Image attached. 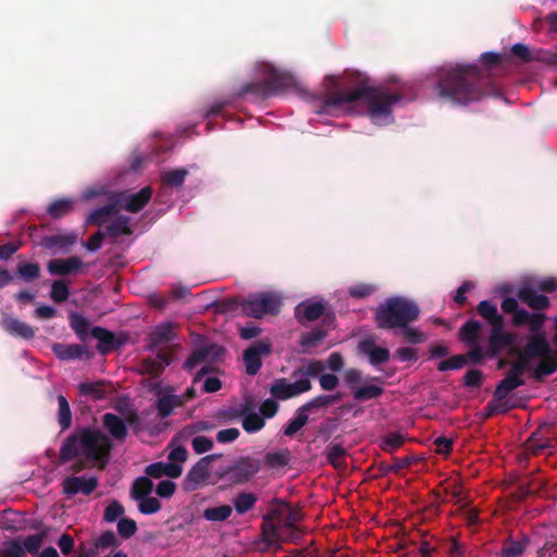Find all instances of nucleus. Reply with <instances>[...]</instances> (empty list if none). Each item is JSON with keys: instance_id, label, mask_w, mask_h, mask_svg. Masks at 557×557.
<instances>
[{"instance_id": "obj_1", "label": "nucleus", "mask_w": 557, "mask_h": 557, "mask_svg": "<svg viewBox=\"0 0 557 557\" xmlns=\"http://www.w3.org/2000/svg\"><path fill=\"white\" fill-rule=\"evenodd\" d=\"M434 90L442 101L460 106H467L484 97L497 95L496 86L474 64L457 65L444 72Z\"/></svg>"}, {"instance_id": "obj_2", "label": "nucleus", "mask_w": 557, "mask_h": 557, "mask_svg": "<svg viewBox=\"0 0 557 557\" xmlns=\"http://www.w3.org/2000/svg\"><path fill=\"white\" fill-rule=\"evenodd\" d=\"M399 94H387L381 88L369 85V79H362L352 90L338 91L330 95L322 104L319 113L327 112L329 108H338L346 103H357L363 101L368 107L369 115L372 120L381 117L389 119L392 115V106L399 101Z\"/></svg>"}, {"instance_id": "obj_3", "label": "nucleus", "mask_w": 557, "mask_h": 557, "mask_svg": "<svg viewBox=\"0 0 557 557\" xmlns=\"http://www.w3.org/2000/svg\"><path fill=\"white\" fill-rule=\"evenodd\" d=\"M112 448L111 440L102 431L83 428L67 436L63 442L59 462L63 465L82 455L88 461L96 463L100 469H104Z\"/></svg>"}, {"instance_id": "obj_4", "label": "nucleus", "mask_w": 557, "mask_h": 557, "mask_svg": "<svg viewBox=\"0 0 557 557\" xmlns=\"http://www.w3.org/2000/svg\"><path fill=\"white\" fill-rule=\"evenodd\" d=\"M419 307L403 297H389L374 311L376 326L382 330L400 329L418 320Z\"/></svg>"}, {"instance_id": "obj_5", "label": "nucleus", "mask_w": 557, "mask_h": 557, "mask_svg": "<svg viewBox=\"0 0 557 557\" xmlns=\"http://www.w3.org/2000/svg\"><path fill=\"white\" fill-rule=\"evenodd\" d=\"M296 86L293 75L270 67L268 76L263 82L248 83L243 86V92H252L263 98L274 96L278 92L292 89Z\"/></svg>"}, {"instance_id": "obj_6", "label": "nucleus", "mask_w": 557, "mask_h": 557, "mask_svg": "<svg viewBox=\"0 0 557 557\" xmlns=\"http://www.w3.org/2000/svg\"><path fill=\"white\" fill-rule=\"evenodd\" d=\"M240 306L245 315L261 319L268 314H278L282 307V299L274 293L262 292L249 295L242 301Z\"/></svg>"}, {"instance_id": "obj_7", "label": "nucleus", "mask_w": 557, "mask_h": 557, "mask_svg": "<svg viewBox=\"0 0 557 557\" xmlns=\"http://www.w3.org/2000/svg\"><path fill=\"white\" fill-rule=\"evenodd\" d=\"M262 468V459L248 455L239 457L233 465L228 466L224 475L234 484L249 482Z\"/></svg>"}, {"instance_id": "obj_8", "label": "nucleus", "mask_w": 557, "mask_h": 557, "mask_svg": "<svg viewBox=\"0 0 557 557\" xmlns=\"http://www.w3.org/2000/svg\"><path fill=\"white\" fill-rule=\"evenodd\" d=\"M220 457L221 455L211 454L200 458L187 472L183 481V488L193 492L205 485L210 478L211 463Z\"/></svg>"}, {"instance_id": "obj_9", "label": "nucleus", "mask_w": 557, "mask_h": 557, "mask_svg": "<svg viewBox=\"0 0 557 557\" xmlns=\"http://www.w3.org/2000/svg\"><path fill=\"white\" fill-rule=\"evenodd\" d=\"M312 384L307 377L296 379L288 383L286 379H276L270 387V393L274 398L286 400L310 391Z\"/></svg>"}, {"instance_id": "obj_10", "label": "nucleus", "mask_w": 557, "mask_h": 557, "mask_svg": "<svg viewBox=\"0 0 557 557\" xmlns=\"http://www.w3.org/2000/svg\"><path fill=\"white\" fill-rule=\"evenodd\" d=\"M272 347L268 341L253 342L243 355V361L248 375H256L262 367V357L271 354Z\"/></svg>"}, {"instance_id": "obj_11", "label": "nucleus", "mask_w": 557, "mask_h": 557, "mask_svg": "<svg viewBox=\"0 0 557 557\" xmlns=\"http://www.w3.org/2000/svg\"><path fill=\"white\" fill-rule=\"evenodd\" d=\"M225 352L226 350L223 346L210 343L196 348L185 360L183 367L185 370H191L201 362H218L223 360Z\"/></svg>"}, {"instance_id": "obj_12", "label": "nucleus", "mask_w": 557, "mask_h": 557, "mask_svg": "<svg viewBox=\"0 0 557 557\" xmlns=\"http://www.w3.org/2000/svg\"><path fill=\"white\" fill-rule=\"evenodd\" d=\"M151 196L152 188L146 186L136 194L128 195L126 193H119L112 197L114 201H119L121 203V209L131 213H137L148 205Z\"/></svg>"}, {"instance_id": "obj_13", "label": "nucleus", "mask_w": 557, "mask_h": 557, "mask_svg": "<svg viewBox=\"0 0 557 557\" xmlns=\"http://www.w3.org/2000/svg\"><path fill=\"white\" fill-rule=\"evenodd\" d=\"M516 336L504 330V324L492 327L486 354L496 357L502 350L515 344Z\"/></svg>"}, {"instance_id": "obj_14", "label": "nucleus", "mask_w": 557, "mask_h": 557, "mask_svg": "<svg viewBox=\"0 0 557 557\" xmlns=\"http://www.w3.org/2000/svg\"><path fill=\"white\" fill-rule=\"evenodd\" d=\"M98 486V479L90 476L85 479L84 476H67L62 482V491L67 496L76 495L82 493L86 496L90 495Z\"/></svg>"}, {"instance_id": "obj_15", "label": "nucleus", "mask_w": 557, "mask_h": 557, "mask_svg": "<svg viewBox=\"0 0 557 557\" xmlns=\"http://www.w3.org/2000/svg\"><path fill=\"white\" fill-rule=\"evenodd\" d=\"M52 351L62 361L91 359L94 357L91 350L79 344L57 343L52 345Z\"/></svg>"}, {"instance_id": "obj_16", "label": "nucleus", "mask_w": 557, "mask_h": 557, "mask_svg": "<svg viewBox=\"0 0 557 557\" xmlns=\"http://www.w3.org/2000/svg\"><path fill=\"white\" fill-rule=\"evenodd\" d=\"M325 313V305L322 301L307 299L295 308V317L299 323L305 321L312 322L323 317Z\"/></svg>"}, {"instance_id": "obj_17", "label": "nucleus", "mask_w": 557, "mask_h": 557, "mask_svg": "<svg viewBox=\"0 0 557 557\" xmlns=\"http://www.w3.org/2000/svg\"><path fill=\"white\" fill-rule=\"evenodd\" d=\"M90 336L98 339L97 350L101 355H108L121 346V342L116 338L115 334L101 326L91 327Z\"/></svg>"}, {"instance_id": "obj_18", "label": "nucleus", "mask_w": 557, "mask_h": 557, "mask_svg": "<svg viewBox=\"0 0 557 557\" xmlns=\"http://www.w3.org/2000/svg\"><path fill=\"white\" fill-rule=\"evenodd\" d=\"M358 348L361 354L369 357L372 366L385 363L391 357L389 350L384 347H377L375 341L371 337L360 341Z\"/></svg>"}, {"instance_id": "obj_19", "label": "nucleus", "mask_w": 557, "mask_h": 557, "mask_svg": "<svg viewBox=\"0 0 557 557\" xmlns=\"http://www.w3.org/2000/svg\"><path fill=\"white\" fill-rule=\"evenodd\" d=\"M84 267L82 259L77 256H72L67 259H52L48 262V271L52 275H69L73 272L79 271Z\"/></svg>"}, {"instance_id": "obj_20", "label": "nucleus", "mask_w": 557, "mask_h": 557, "mask_svg": "<svg viewBox=\"0 0 557 557\" xmlns=\"http://www.w3.org/2000/svg\"><path fill=\"white\" fill-rule=\"evenodd\" d=\"M1 325L7 333L15 337L30 339L35 336L33 326L11 315H5L2 319Z\"/></svg>"}, {"instance_id": "obj_21", "label": "nucleus", "mask_w": 557, "mask_h": 557, "mask_svg": "<svg viewBox=\"0 0 557 557\" xmlns=\"http://www.w3.org/2000/svg\"><path fill=\"white\" fill-rule=\"evenodd\" d=\"M523 351L527 354V357L530 358H541L545 357L546 355H554V351L552 350L545 334H534L532 335Z\"/></svg>"}, {"instance_id": "obj_22", "label": "nucleus", "mask_w": 557, "mask_h": 557, "mask_svg": "<svg viewBox=\"0 0 557 557\" xmlns=\"http://www.w3.org/2000/svg\"><path fill=\"white\" fill-rule=\"evenodd\" d=\"M103 426L109 434L119 442H122L127 436V428L124 420L111 412H107L102 418Z\"/></svg>"}, {"instance_id": "obj_23", "label": "nucleus", "mask_w": 557, "mask_h": 557, "mask_svg": "<svg viewBox=\"0 0 557 557\" xmlns=\"http://www.w3.org/2000/svg\"><path fill=\"white\" fill-rule=\"evenodd\" d=\"M518 298L534 310H543L549 306V299L545 295L537 294L533 288L524 286L519 288Z\"/></svg>"}, {"instance_id": "obj_24", "label": "nucleus", "mask_w": 557, "mask_h": 557, "mask_svg": "<svg viewBox=\"0 0 557 557\" xmlns=\"http://www.w3.org/2000/svg\"><path fill=\"white\" fill-rule=\"evenodd\" d=\"M121 210V203L114 201L111 197L110 201L100 208L95 209L86 219L87 225H102L107 216L116 214Z\"/></svg>"}, {"instance_id": "obj_25", "label": "nucleus", "mask_w": 557, "mask_h": 557, "mask_svg": "<svg viewBox=\"0 0 557 557\" xmlns=\"http://www.w3.org/2000/svg\"><path fill=\"white\" fill-rule=\"evenodd\" d=\"M77 388L81 396H88L92 400H102L109 394V386L104 381L82 382Z\"/></svg>"}, {"instance_id": "obj_26", "label": "nucleus", "mask_w": 557, "mask_h": 557, "mask_svg": "<svg viewBox=\"0 0 557 557\" xmlns=\"http://www.w3.org/2000/svg\"><path fill=\"white\" fill-rule=\"evenodd\" d=\"M174 339L173 325L164 323L157 325L149 334V348L156 349L157 347L169 344Z\"/></svg>"}, {"instance_id": "obj_27", "label": "nucleus", "mask_w": 557, "mask_h": 557, "mask_svg": "<svg viewBox=\"0 0 557 557\" xmlns=\"http://www.w3.org/2000/svg\"><path fill=\"white\" fill-rule=\"evenodd\" d=\"M522 385H524V380L508 371L505 377L496 386L494 397L498 399H506L512 391Z\"/></svg>"}, {"instance_id": "obj_28", "label": "nucleus", "mask_w": 557, "mask_h": 557, "mask_svg": "<svg viewBox=\"0 0 557 557\" xmlns=\"http://www.w3.org/2000/svg\"><path fill=\"white\" fill-rule=\"evenodd\" d=\"M325 457L327 462L335 469H344L346 467L347 449L339 443L332 442L325 448Z\"/></svg>"}, {"instance_id": "obj_29", "label": "nucleus", "mask_w": 557, "mask_h": 557, "mask_svg": "<svg viewBox=\"0 0 557 557\" xmlns=\"http://www.w3.org/2000/svg\"><path fill=\"white\" fill-rule=\"evenodd\" d=\"M339 399H341L339 393L336 395L322 394V395L315 396L314 398L310 399L309 401H307L306 404L300 406V408L307 414H309V413H313L320 409L327 408L329 406L334 405L337 401H339Z\"/></svg>"}, {"instance_id": "obj_30", "label": "nucleus", "mask_w": 557, "mask_h": 557, "mask_svg": "<svg viewBox=\"0 0 557 557\" xmlns=\"http://www.w3.org/2000/svg\"><path fill=\"white\" fill-rule=\"evenodd\" d=\"M69 322L76 336L82 342H85L90 335L91 329L89 320L78 312H71L69 314Z\"/></svg>"}, {"instance_id": "obj_31", "label": "nucleus", "mask_w": 557, "mask_h": 557, "mask_svg": "<svg viewBox=\"0 0 557 557\" xmlns=\"http://www.w3.org/2000/svg\"><path fill=\"white\" fill-rule=\"evenodd\" d=\"M478 313L485 319L491 326L504 324V318L498 313L496 305L490 300H482L476 307Z\"/></svg>"}, {"instance_id": "obj_32", "label": "nucleus", "mask_w": 557, "mask_h": 557, "mask_svg": "<svg viewBox=\"0 0 557 557\" xmlns=\"http://www.w3.org/2000/svg\"><path fill=\"white\" fill-rule=\"evenodd\" d=\"M75 200L72 198H60L52 201L47 208L48 214L52 219H61L74 210Z\"/></svg>"}, {"instance_id": "obj_33", "label": "nucleus", "mask_w": 557, "mask_h": 557, "mask_svg": "<svg viewBox=\"0 0 557 557\" xmlns=\"http://www.w3.org/2000/svg\"><path fill=\"white\" fill-rule=\"evenodd\" d=\"M131 219L126 215H119L112 223L107 225L106 235L117 238L122 235H131L133 233L129 226Z\"/></svg>"}, {"instance_id": "obj_34", "label": "nucleus", "mask_w": 557, "mask_h": 557, "mask_svg": "<svg viewBox=\"0 0 557 557\" xmlns=\"http://www.w3.org/2000/svg\"><path fill=\"white\" fill-rule=\"evenodd\" d=\"M76 242V236L73 234L65 235H50L45 236L41 240V245L46 249L59 248L66 249L73 246Z\"/></svg>"}, {"instance_id": "obj_35", "label": "nucleus", "mask_w": 557, "mask_h": 557, "mask_svg": "<svg viewBox=\"0 0 557 557\" xmlns=\"http://www.w3.org/2000/svg\"><path fill=\"white\" fill-rule=\"evenodd\" d=\"M325 370V364L321 360H310L307 364L296 369L292 376L299 377H319Z\"/></svg>"}, {"instance_id": "obj_36", "label": "nucleus", "mask_w": 557, "mask_h": 557, "mask_svg": "<svg viewBox=\"0 0 557 557\" xmlns=\"http://www.w3.org/2000/svg\"><path fill=\"white\" fill-rule=\"evenodd\" d=\"M482 329V323L478 320L467 321L459 330V338L461 342L468 344H476L479 334Z\"/></svg>"}, {"instance_id": "obj_37", "label": "nucleus", "mask_w": 557, "mask_h": 557, "mask_svg": "<svg viewBox=\"0 0 557 557\" xmlns=\"http://www.w3.org/2000/svg\"><path fill=\"white\" fill-rule=\"evenodd\" d=\"M40 265L36 262H20L16 265V275L25 283L40 277Z\"/></svg>"}, {"instance_id": "obj_38", "label": "nucleus", "mask_w": 557, "mask_h": 557, "mask_svg": "<svg viewBox=\"0 0 557 557\" xmlns=\"http://www.w3.org/2000/svg\"><path fill=\"white\" fill-rule=\"evenodd\" d=\"M152 490H153V483H152L151 479H149L146 475L139 476L132 484L131 496L135 500H138L140 498L150 496V494L152 493Z\"/></svg>"}, {"instance_id": "obj_39", "label": "nucleus", "mask_w": 557, "mask_h": 557, "mask_svg": "<svg viewBox=\"0 0 557 557\" xmlns=\"http://www.w3.org/2000/svg\"><path fill=\"white\" fill-rule=\"evenodd\" d=\"M289 461L290 451L288 449H281L278 451L267 453L262 465L265 463L269 468L277 469L287 466Z\"/></svg>"}, {"instance_id": "obj_40", "label": "nucleus", "mask_w": 557, "mask_h": 557, "mask_svg": "<svg viewBox=\"0 0 557 557\" xmlns=\"http://www.w3.org/2000/svg\"><path fill=\"white\" fill-rule=\"evenodd\" d=\"M326 332L322 329H314L310 332L302 333L299 339L300 347L307 351L315 348L324 338Z\"/></svg>"}, {"instance_id": "obj_41", "label": "nucleus", "mask_w": 557, "mask_h": 557, "mask_svg": "<svg viewBox=\"0 0 557 557\" xmlns=\"http://www.w3.org/2000/svg\"><path fill=\"white\" fill-rule=\"evenodd\" d=\"M557 370V358L556 356L546 355L541 357V360L533 372L535 380H542L543 376L553 374Z\"/></svg>"}, {"instance_id": "obj_42", "label": "nucleus", "mask_w": 557, "mask_h": 557, "mask_svg": "<svg viewBox=\"0 0 557 557\" xmlns=\"http://www.w3.org/2000/svg\"><path fill=\"white\" fill-rule=\"evenodd\" d=\"M309 421V416L299 407L296 410L295 418L290 419L286 425L283 428V433L285 436H293L299 430H301Z\"/></svg>"}, {"instance_id": "obj_43", "label": "nucleus", "mask_w": 557, "mask_h": 557, "mask_svg": "<svg viewBox=\"0 0 557 557\" xmlns=\"http://www.w3.org/2000/svg\"><path fill=\"white\" fill-rule=\"evenodd\" d=\"M529 542L530 541L527 537H523L521 541H505L500 552L502 557H520L525 550Z\"/></svg>"}, {"instance_id": "obj_44", "label": "nucleus", "mask_w": 557, "mask_h": 557, "mask_svg": "<svg viewBox=\"0 0 557 557\" xmlns=\"http://www.w3.org/2000/svg\"><path fill=\"white\" fill-rule=\"evenodd\" d=\"M258 497L248 492H240L233 500L234 508L238 515H244L253 508Z\"/></svg>"}, {"instance_id": "obj_45", "label": "nucleus", "mask_w": 557, "mask_h": 557, "mask_svg": "<svg viewBox=\"0 0 557 557\" xmlns=\"http://www.w3.org/2000/svg\"><path fill=\"white\" fill-rule=\"evenodd\" d=\"M406 442V435L398 432H389L381 438L380 447L386 453H394Z\"/></svg>"}, {"instance_id": "obj_46", "label": "nucleus", "mask_w": 557, "mask_h": 557, "mask_svg": "<svg viewBox=\"0 0 557 557\" xmlns=\"http://www.w3.org/2000/svg\"><path fill=\"white\" fill-rule=\"evenodd\" d=\"M261 534L268 545H278L282 541L278 527L269 520H262Z\"/></svg>"}, {"instance_id": "obj_47", "label": "nucleus", "mask_w": 557, "mask_h": 557, "mask_svg": "<svg viewBox=\"0 0 557 557\" xmlns=\"http://www.w3.org/2000/svg\"><path fill=\"white\" fill-rule=\"evenodd\" d=\"M58 405H59V412H58V422L61 426L62 431H65L71 428L72 424V411L70 408V404L65 396L59 395L58 396Z\"/></svg>"}, {"instance_id": "obj_48", "label": "nucleus", "mask_w": 557, "mask_h": 557, "mask_svg": "<svg viewBox=\"0 0 557 557\" xmlns=\"http://www.w3.org/2000/svg\"><path fill=\"white\" fill-rule=\"evenodd\" d=\"M384 393L383 387L377 385H364L352 391V396L358 401L376 399Z\"/></svg>"}, {"instance_id": "obj_49", "label": "nucleus", "mask_w": 557, "mask_h": 557, "mask_svg": "<svg viewBox=\"0 0 557 557\" xmlns=\"http://www.w3.org/2000/svg\"><path fill=\"white\" fill-rule=\"evenodd\" d=\"M180 405H181V403H180L177 396L165 395V396L158 398L156 408L158 410L159 417L163 419V418L169 417L173 412V409Z\"/></svg>"}, {"instance_id": "obj_50", "label": "nucleus", "mask_w": 557, "mask_h": 557, "mask_svg": "<svg viewBox=\"0 0 557 557\" xmlns=\"http://www.w3.org/2000/svg\"><path fill=\"white\" fill-rule=\"evenodd\" d=\"M232 515L230 505H221L219 507H209L203 510L202 517L208 521H225Z\"/></svg>"}, {"instance_id": "obj_51", "label": "nucleus", "mask_w": 557, "mask_h": 557, "mask_svg": "<svg viewBox=\"0 0 557 557\" xmlns=\"http://www.w3.org/2000/svg\"><path fill=\"white\" fill-rule=\"evenodd\" d=\"M265 425V420L260 413H250L242 418V426L245 432L252 434L261 431Z\"/></svg>"}, {"instance_id": "obj_52", "label": "nucleus", "mask_w": 557, "mask_h": 557, "mask_svg": "<svg viewBox=\"0 0 557 557\" xmlns=\"http://www.w3.org/2000/svg\"><path fill=\"white\" fill-rule=\"evenodd\" d=\"M187 174L188 172L185 169H175L163 173L161 181L165 186L181 187L184 184Z\"/></svg>"}, {"instance_id": "obj_53", "label": "nucleus", "mask_w": 557, "mask_h": 557, "mask_svg": "<svg viewBox=\"0 0 557 557\" xmlns=\"http://www.w3.org/2000/svg\"><path fill=\"white\" fill-rule=\"evenodd\" d=\"M69 296L70 289L64 281L58 280L52 283L50 297L54 302H64L65 300H67Z\"/></svg>"}, {"instance_id": "obj_54", "label": "nucleus", "mask_w": 557, "mask_h": 557, "mask_svg": "<svg viewBox=\"0 0 557 557\" xmlns=\"http://www.w3.org/2000/svg\"><path fill=\"white\" fill-rule=\"evenodd\" d=\"M0 557H27L22 544L17 540L4 542Z\"/></svg>"}, {"instance_id": "obj_55", "label": "nucleus", "mask_w": 557, "mask_h": 557, "mask_svg": "<svg viewBox=\"0 0 557 557\" xmlns=\"http://www.w3.org/2000/svg\"><path fill=\"white\" fill-rule=\"evenodd\" d=\"M480 59H481V62L488 70L509 62V57L507 54H502V53H497V52H484L481 54Z\"/></svg>"}, {"instance_id": "obj_56", "label": "nucleus", "mask_w": 557, "mask_h": 557, "mask_svg": "<svg viewBox=\"0 0 557 557\" xmlns=\"http://www.w3.org/2000/svg\"><path fill=\"white\" fill-rule=\"evenodd\" d=\"M467 363V357L465 355H454L448 359L442 360L437 364V370L445 372L448 370L461 369Z\"/></svg>"}, {"instance_id": "obj_57", "label": "nucleus", "mask_w": 557, "mask_h": 557, "mask_svg": "<svg viewBox=\"0 0 557 557\" xmlns=\"http://www.w3.org/2000/svg\"><path fill=\"white\" fill-rule=\"evenodd\" d=\"M375 292L376 286L368 283H359L348 288L349 296L356 299L367 298Z\"/></svg>"}, {"instance_id": "obj_58", "label": "nucleus", "mask_w": 557, "mask_h": 557, "mask_svg": "<svg viewBox=\"0 0 557 557\" xmlns=\"http://www.w3.org/2000/svg\"><path fill=\"white\" fill-rule=\"evenodd\" d=\"M46 535V532L28 535L22 545L25 553L28 552L30 555L38 554Z\"/></svg>"}, {"instance_id": "obj_59", "label": "nucleus", "mask_w": 557, "mask_h": 557, "mask_svg": "<svg viewBox=\"0 0 557 557\" xmlns=\"http://www.w3.org/2000/svg\"><path fill=\"white\" fill-rule=\"evenodd\" d=\"M138 502V510L143 515H153L157 513L161 509V503L158 498L147 496L140 498Z\"/></svg>"}, {"instance_id": "obj_60", "label": "nucleus", "mask_w": 557, "mask_h": 557, "mask_svg": "<svg viewBox=\"0 0 557 557\" xmlns=\"http://www.w3.org/2000/svg\"><path fill=\"white\" fill-rule=\"evenodd\" d=\"M137 531L135 520L129 518H122L117 522V532L123 539H129Z\"/></svg>"}, {"instance_id": "obj_61", "label": "nucleus", "mask_w": 557, "mask_h": 557, "mask_svg": "<svg viewBox=\"0 0 557 557\" xmlns=\"http://www.w3.org/2000/svg\"><path fill=\"white\" fill-rule=\"evenodd\" d=\"M510 51L513 57H516L517 59H519L520 61H522L524 63H529V62L536 60V58H534L533 54L531 53L529 47L524 44H521V42L515 44L511 47Z\"/></svg>"}, {"instance_id": "obj_62", "label": "nucleus", "mask_w": 557, "mask_h": 557, "mask_svg": "<svg viewBox=\"0 0 557 557\" xmlns=\"http://www.w3.org/2000/svg\"><path fill=\"white\" fill-rule=\"evenodd\" d=\"M463 384L467 387H481L483 384V372L478 369L468 370L463 376Z\"/></svg>"}, {"instance_id": "obj_63", "label": "nucleus", "mask_w": 557, "mask_h": 557, "mask_svg": "<svg viewBox=\"0 0 557 557\" xmlns=\"http://www.w3.org/2000/svg\"><path fill=\"white\" fill-rule=\"evenodd\" d=\"M277 411L278 404L274 398L263 400L259 407V412L264 420L273 418Z\"/></svg>"}, {"instance_id": "obj_64", "label": "nucleus", "mask_w": 557, "mask_h": 557, "mask_svg": "<svg viewBox=\"0 0 557 557\" xmlns=\"http://www.w3.org/2000/svg\"><path fill=\"white\" fill-rule=\"evenodd\" d=\"M191 446L196 454H203L212 449L213 441L203 435H197L191 440Z\"/></svg>"}]
</instances>
